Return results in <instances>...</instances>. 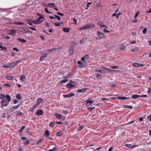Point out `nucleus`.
Listing matches in <instances>:
<instances>
[{"instance_id": "nucleus-60", "label": "nucleus", "mask_w": 151, "mask_h": 151, "mask_svg": "<svg viewBox=\"0 0 151 151\" xmlns=\"http://www.w3.org/2000/svg\"><path fill=\"white\" fill-rule=\"evenodd\" d=\"M73 21L75 22V24H77V19H76V17H74L73 19Z\"/></svg>"}, {"instance_id": "nucleus-56", "label": "nucleus", "mask_w": 151, "mask_h": 151, "mask_svg": "<svg viewBox=\"0 0 151 151\" xmlns=\"http://www.w3.org/2000/svg\"><path fill=\"white\" fill-rule=\"evenodd\" d=\"M109 100V99H107L106 98H103L102 99V101H108Z\"/></svg>"}, {"instance_id": "nucleus-22", "label": "nucleus", "mask_w": 151, "mask_h": 151, "mask_svg": "<svg viewBox=\"0 0 151 151\" xmlns=\"http://www.w3.org/2000/svg\"><path fill=\"white\" fill-rule=\"evenodd\" d=\"M74 49L72 47H70V49L69 50V52L70 54H73Z\"/></svg>"}, {"instance_id": "nucleus-23", "label": "nucleus", "mask_w": 151, "mask_h": 151, "mask_svg": "<svg viewBox=\"0 0 151 151\" xmlns=\"http://www.w3.org/2000/svg\"><path fill=\"white\" fill-rule=\"evenodd\" d=\"M117 98L120 100H125L127 99H129V98L126 97H118Z\"/></svg>"}, {"instance_id": "nucleus-61", "label": "nucleus", "mask_w": 151, "mask_h": 151, "mask_svg": "<svg viewBox=\"0 0 151 151\" xmlns=\"http://www.w3.org/2000/svg\"><path fill=\"white\" fill-rule=\"evenodd\" d=\"M86 59L83 57H82L81 58V60L82 61L86 63V62L85 61Z\"/></svg>"}, {"instance_id": "nucleus-47", "label": "nucleus", "mask_w": 151, "mask_h": 151, "mask_svg": "<svg viewBox=\"0 0 151 151\" xmlns=\"http://www.w3.org/2000/svg\"><path fill=\"white\" fill-rule=\"evenodd\" d=\"M147 31V29L146 28H144L142 31V32L143 34H145Z\"/></svg>"}, {"instance_id": "nucleus-12", "label": "nucleus", "mask_w": 151, "mask_h": 151, "mask_svg": "<svg viewBox=\"0 0 151 151\" xmlns=\"http://www.w3.org/2000/svg\"><path fill=\"white\" fill-rule=\"evenodd\" d=\"M98 24L101 27H105L106 28H108V27L106 26L103 23L101 22H99L98 23Z\"/></svg>"}, {"instance_id": "nucleus-21", "label": "nucleus", "mask_w": 151, "mask_h": 151, "mask_svg": "<svg viewBox=\"0 0 151 151\" xmlns=\"http://www.w3.org/2000/svg\"><path fill=\"white\" fill-rule=\"evenodd\" d=\"M75 86V85L72 84L70 83L68 84L67 85V88H70L74 87Z\"/></svg>"}, {"instance_id": "nucleus-28", "label": "nucleus", "mask_w": 151, "mask_h": 151, "mask_svg": "<svg viewBox=\"0 0 151 151\" xmlns=\"http://www.w3.org/2000/svg\"><path fill=\"white\" fill-rule=\"evenodd\" d=\"M5 77L7 79L9 80H12L13 78V76H6Z\"/></svg>"}, {"instance_id": "nucleus-24", "label": "nucleus", "mask_w": 151, "mask_h": 151, "mask_svg": "<svg viewBox=\"0 0 151 151\" xmlns=\"http://www.w3.org/2000/svg\"><path fill=\"white\" fill-rule=\"evenodd\" d=\"M55 116L58 119H60L62 117V116L60 114H58V113L55 114Z\"/></svg>"}, {"instance_id": "nucleus-13", "label": "nucleus", "mask_w": 151, "mask_h": 151, "mask_svg": "<svg viewBox=\"0 0 151 151\" xmlns=\"http://www.w3.org/2000/svg\"><path fill=\"white\" fill-rule=\"evenodd\" d=\"M78 67L81 68L84 67V64L82 63L81 61H78Z\"/></svg>"}, {"instance_id": "nucleus-36", "label": "nucleus", "mask_w": 151, "mask_h": 151, "mask_svg": "<svg viewBox=\"0 0 151 151\" xmlns=\"http://www.w3.org/2000/svg\"><path fill=\"white\" fill-rule=\"evenodd\" d=\"M43 141H44L43 139H40L36 143V144L38 145L39 144H40V143H42V142H43Z\"/></svg>"}, {"instance_id": "nucleus-11", "label": "nucleus", "mask_w": 151, "mask_h": 151, "mask_svg": "<svg viewBox=\"0 0 151 151\" xmlns=\"http://www.w3.org/2000/svg\"><path fill=\"white\" fill-rule=\"evenodd\" d=\"M20 104H19L16 106L12 107L11 109V111H13L17 109L20 106Z\"/></svg>"}, {"instance_id": "nucleus-31", "label": "nucleus", "mask_w": 151, "mask_h": 151, "mask_svg": "<svg viewBox=\"0 0 151 151\" xmlns=\"http://www.w3.org/2000/svg\"><path fill=\"white\" fill-rule=\"evenodd\" d=\"M125 48L123 44H121L120 46L119 49L121 50H123Z\"/></svg>"}, {"instance_id": "nucleus-54", "label": "nucleus", "mask_w": 151, "mask_h": 151, "mask_svg": "<svg viewBox=\"0 0 151 151\" xmlns=\"http://www.w3.org/2000/svg\"><path fill=\"white\" fill-rule=\"evenodd\" d=\"M23 114V113L21 112H18L17 113V115H21Z\"/></svg>"}, {"instance_id": "nucleus-44", "label": "nucleus", "mask_w": 151, "mask_h": 151, "mask_svg": "<svg viewBox=\"0 0 151 151\" xmlns=\"http://www.w3.org/2000/svg\"><path fill=\"white\" fill-rule=\"evenodd\" d=\"M110 68H114V69H117L119 68V67L118 66H110Z\"/></svg>"}, {"instance_id": "nucleus-33", "label": "nucleus", "mask_w": 151, "mask_h": 151, "mask_svg": "<svg viewBox=\"0 0 151 151\" xmlns=\"http://www.w3.org/2000/svg\"><path fill=\"white\" fill-rule=\"evenodd\" d=\"M68 81V80L67 79H65L62 81H61L60 82V83H65L67 82Z\"/></svg>"}, {"instance_id": "nucleus-57", "label": "nucleus", "mask_w": 151, "mask_h": 151, "mask_svg": "<svg viewBox=\"0 0 151 151\" xmlns=\"http://www.w3.org/2000/svg\"><path fill=\"white\" fill-rule=\"evenodd\" d=\"M139 13V12L138 11V12H137L135 16H134L135 18H136L137 17V16L138 15Z\"/></svg>"}, {"instance_id": "nucleus-39", "label": "nucleus", "mask_w": 151, "mask_h": 151, "mask_svg": "<svg viewBox=\"0 0 151 151\" xmlns=\"http://www.w3.org/2000/svg\"><path fill=\"white\" fill-rule=\"evenodd\" d=\"M95 71L96 72L100 73H103V71L102 70H98V69H95Z\"/></svg>"}, {"instance_id": "nucleus-30", "label": "nucleus", "mask_w": 151, "mask_h": 151, "mask_svg": "<svg viewBox=\"0 0 151 151\" xmlns=\"http://www.w3.org/2000/svg\"><path fill=\"white\" fill-rule=\"evenodd\" d=\"M43 100V99L41 98H39L38 99L37 101V103L40 104L42 101Z\"/></svg>"}, {"instance_id": "nucleus-49", "label": "nucleus", "mask_w": 151, "mask_h": 151, "mask_svg": "<svg viewBox=\"0 0 151 151\" xmlns=\"http://www.w3.org/2000/svg\"><path fill=\"white\" fill-rule=\"evenodd\" d=\"M92 4L91 2H88L87 3V8H86V9H88V8L89 7V5L90 4Z\"/></svg>"}, {"instance_id": "nucleus-62", "label": "nucleus", "mask_w": 151, "mask_h": 151, "mask_svg": "<svg viewBox=\"0 0 151 151\" xmlns=\"http://www.w3.org/2000/svg\"><path fill=\"white\" fill-rule=\"evenodd\" d=\"M95 108V107H93L89 108V110L90 111H92V110H93V109H94Z\"/></svg>"}, {"instance_id": "nucleus-14", "label": "nucleus", "mask_w": 151, "mask_h": 151, "mask_svg": "<svg viewBox=\"0 0 151 151\" xmlns=\"http://www.w3.org/2000/svg\"><path fill=\"white\" fill-rule=\"evenodd\" d=\"M141 96V95H139L137 94H134L131 96V98L133 99H137Z\"/></svg>"}, {"instance_id": "nucleus-29", "label": "nucleus", "mask_w": 151, "mask_h": 151, "mask_svg": "<svg viewBox=\"0 0 151 151\" xmlns=\"http://www.w3.org/2000/svg\"><path fill=\"white\" fill-rule=\"evenodd\" d=\"M18 41L22 42H26V40L22 38H18Z\"/></svg>"}, {"instance_id": "nucleus-1", "label": "nucleus", "mask_w": 151, "mask_h": 151, "mask_svg": "<svg viewBox=\"0 0 151 151\" xmlns=\"http://www.w3.org/2000/svg\"><path fill=\"white\" fill-rule=\"evenodd\" d=\"M94 26V24L90 23L89 24H88L86 25H85L83 26L82 27L80 28H79V29L80 30H83L86 29H88L90 28H91L93 27Z\"/></svg>"}, {"instance_id": "nucleus-40", "label": "nucleus", "mask_w": 151, "mask_h": 151, "mask_svg": "<svg viewBox=\"0 0 151 151\" xmlns=\"http://www.w3.org/2000/svg\"><path fill=\"white\" fill-rule=\"evenodd\" d=\"M124 107L125 108H130V109H131L132 108L133 106H129V105H126L124 106Z\"/></svg>"}, {"instance_id": "nucleus-42", "label": "nucleus", "mask_w": 151, "mask_h": 151, "mask_svg": "<svg viewBox=\"0 0 151 151\" xmlns=\"http://www.w3.org/2000/svg\"><path fill=\"white\" fill-rule=\"evenodd\" d=\"M83 127L81 126L79 127L77 129V130L78 131H81L83 128Z\"/></svg>"}, {"instance_id": "nucleus-32", "label": "nucleus", "mask_w": 151, "mask_h": 151, "mask_svg": "<svg viewBox=\"0 0 151 151\" xmlns=\"http://www.w3.org/2000/svg\"><path fill=\"white\" fill-rule=\"evenodd\" d=\"M14 24L18 25H22L24 24L23 22H16L14 23Z\"/></svg>"}, {"instance_id": "nucleus-45", "label": "nucleus", "mask_w": 151, "mask_h": 151, "mask_svg": "<svg viewBox=\"0 0 151 151\" xmlns=\"http://www.w3.org/2000/svg\"><path fill=\"white\" fill-rule=\"evenodd\" d=\"M54 122H51L49 126L50 127H52L54 126Z\"/></svg>"}, {"instance_id": "nucleus-17", "label": "nucleus", "mask_w": 151, "mask_h": 151, "mask_svg": "<svg viewBox=\"0 0 151 151\" xmlns=\"http://www.w3.org/2000/svg\"><path fill=\"white\" fill-rule=\"evenodd\" d=\"M20 80L23 82H25L26 81V78L24 75L21 76Z\"/></svg>"}, {"instance_id": "nucleus-63", "label": "nucleus", "mask_w": 151, "mask_h": 151, "mask_svg": "<svg viewBox=\"0 0 151 151\" xmlns=\"http://www.w3.org/2000/svg\"><path fill=\"white\" fill-rule=\"evenodd\" d=\"M148 92L149 93H151V88H148Z\"/></svg>"}, {"instance_id": "nucleus-46", "label": "nucleus", "mask_w": 151, "mask_h": 151, "mask_svg": "<svg viewBox=\"0 0 151 151\" xmlns=\"http://www.w3.org/2000/svg\"><path fill=\"white\" fill-rule=\"evenodd\" d=\"M56 148L55 147H54L52 149H50L48 150V151H56Z\"/></svg>"}, {"instance_id": "nucleus-48", "label": "nucleus", "mask_w": 151, "mask_h": 151, "mask_svg": "<svg viewBox=\"0 0 151 151\" xmlns=\"http://www.w3.org/2000/svg\"><path fill=\"white\" fill-rule=\"evenodd\" d=\"M26 141L24 142V143L25 145L29 144V141L28 140L26 139Z\"/></svg>"}, {"instance_id": "nucleus-55", "label": "nucleus", "mask_w": 151, "mask_h": 151, "mask_svg": "<svg viewBox=\"0 0 151 151\" xmlns=\"http://www.w3.org/2000/svg\"><path fill=\"white\" fill-rule=\"evenodd\" d=\"M56 124H63L64 122L61 121L57 122H56Z\"/></svg>"}, {"instance_id": "nucleus-19", "label": "nucleus", "mask_w": 151, "mask_h": 151, "mask_svg": "<svg viewBox=\"0 0 151 151\" xmlns=\"http://www.w3.org/2000/svg\"><path fill=\"white\" fill-rule=\"evenodd\" d=\"M70 28L69 27H64L63 29V30L65 32H69Z\"/></svg>"}, {"instance_id": "nucleus-37", "label": "nucleus", "mask_w": 151, "mask_h": 151, "mask_svg": "<svg viewBox=\"0 0 151 151\" xmlns=\"http://www.w3.org/2000/svg\"><path fill=\"white\" fill-rule=\"evenodd\" d=\"M54 6L55 4L53 3L48 4V6L54 7Z\"/></svg>"}, {"instance_id": "nucleus-51", "label": "nucleus", "mask_w": 151, "mask_h": 151, "mask_svg": "<svg viewBox=\"0 0 151 151\" xmlns=\"http://www.w3.org/2000/svg\"><path fill=\"white\" fill-rule=\"evenodd\" d=\"M55 17L58 20H61V19L60 18V16H58V15H55Z\"/></svg>"}, {"instance_id": "nucleus-9", "label": "nucleus", "mask_w": 151, "mask_h": 151, "mask_svg": "<svg viewBox=\"0 0 151 151\" xmlns=\"http://www.w3.org/2000/svg\"><path fill=\"white\" fill-rule=\"evenodd\" d=\"M133 65L134 67H141L143 66V65L139 63H134L133 64Z\"/></svg>"}, {"instance_id": "nucleus-10", "label": "nucleus", "mask_w": 151, "mask_h": 151, "mask_svg": "<svg viewBox=\"0 0 151 151\" xmlns=\"http://www.w3.org/2000/svg\"><path fill=\"white\" fill-rule=\"evenodd\" d=\"M93 102V101L90 100L89 99H88L87 101V102L86 103V105L87 106H89L91 105V104H92Z\"/></svg>"}, {"instance_id": "nucleus-64", "label": "nucleus", "mask_w": 151, "mask_h": 151, "mask_svg": "<svg viewBox=\"0 0 151 151\" xmlns=\"http://www.w3.org/2000/svg\"><path fill=\"white\" fill-rule=\"evenodd\" d=\"M147 118L151 122V115H150V116H148Z\"/></svg>"}, {"instance_id": "nucleus-58", "label": "nucleus", "mask_w": 151, "mask_h": 151, "mask_svg": "<svg viewBox=\"0 0 151 151\" xmlns=\"http://www.w3.org/2000/svg\"><path fill=\"white\" fill-rule=\"evenodd\" d=\"M63 113L65 114H67L68 113V111H63Z\"/></svg>"}, {"instance_id": "nucleus-34", "label": "nucleus", "mask_w": 151, "mask_h": 151, "mask_svg": "<svg viewBox=\"0 0 151 151\" xmlns=\"http://www.w3.org/2000/svg\"><path fill=\"white\" fill-rule=\"evenodd\" d=\"M16 98L17 99L19 100L21 99V96L19 94H18L17 95Z\"/></svg>"}, {"instance_id": "nucleus-20", "label": "nucleus", "mask_w": 151, "mask_h": 151, "mask_svg": "<svg viewBox=\"0 0 151 151\" xmlns=\"http://www.w3.org/2000/svg\"><path fill=\"white\" fill-rule=\"evenodd\" d=\"M121 13H119L118 14H116V12L114 13L112 15V16L114 17L115 16H116V18L117 19H118L119 17V16L121 14Z\"/></svg>"}, {"instance_id": "nucleus-3", "label": "nucleus", "mask_w": 151, "mask_h": 151, "mask_svg": "<svg viewBox=\"0 0 151 151\" xmlns=\"http://www.w3.org/2000/svg\"><path fill=\"white\" fill-rule=\"evenodd\" d=\"M6 98L8 100V101L10 102L11 101V98L9 95H6L4 96L3 94L0 95V99L3 100L4 99H6Z\"/></svg>"}, {"instance_id": "nucleus-5", "label": "nucleus", "mask_w": 151, "mask_h": 151, "mask_svg": "<svg viewBox=\"0 0 151 151\" xmlns=\"http://www.w3.org/2000/svg\"><path fill=\"white\" fill-rule=\"evenodd\" d=\"M20 60H17L14 61L11 63H9V67L10 68L14 67L16 65L20 62Z\"/></svg>"}, {"instance_id": "nucleus-52", "label": "nucleus", "mask_w": 151, "mask_h": 151, "mask_svg": "<svg viewBox=\"0 0 151 151\" xmlns=\"http://www.w3.org/2000/svg\"><path fill=\"white\" fill-rule=\"evenodd\" d=\"M55 25L56 26H57V27H58V26H59L61 24H60V23L58 22V23H55Z\"/></svg>"}, {"instance_id": "nucleus-38", "label": "nucleus", "mask_w": 151, "mask_h": 151, "mask_svg": "<svg viewBox=\"0 0 151 151\" xmlns=\"http://www.w3.org/2000/svg\"><path fill=\"white\" fill-rule=\"evenodd\" d=\"M3 67L6 68H10L9 67V63H8V64H7L6 65H3Z\"/></svg>"}, {"instance_id": "nucleus-15", "label": "nucleus", "mask_w": 151, "mask_h": 151, "mask_svg": "<svg viewBox=\"0 0 151 151\" xmlns=\"http://www.w3.org/2000/svg\"><path fill=\"white\" fill-rule=\"evenodd\" d=\"M43 114V111L42 110H38L37 111V112L36 113V114L38 116H40L42 115Z\"/></svg>"}, {"instance_id": "nucleus-59", "label": "nucleus", "mask_w": 151, "mask_h": 151, "mask_svg": "<svg viewBox=\"0 0 151 151\" xmlns=\"http://www.w3.org/2000/svg\"><path fill=\"white\" fill-rule=\"evenodd\" d=\"M4 85L6 87H10L11 86V85L7 83V84H5Z\"/></svg>"}, {"instance_id": "nucleus-53", "label": "nucleus", "mask_w": 151, "mask_h": 151, "mask_svg": "<svg viewBox=\"0 0 151 151\" xmlns=\"http://www.w3.org/2000/svg\"><path fill=\"white\" fill-rule=\"evenodd\" d=\"M84 58L86 59V60H87L89 58V56L87 54L84 56Z\"/></svg>"}, {"instance_id": "nucleus-35", "label": "nucleus", "mask_w": 151, "mask_h": 151, "mask_svg": "<svg viewBox=\"0 0 151 151\" xmlns=\"http://www.w3.org/2000/svg\"><path fill=\"white\" fill-rule=\"evenodd\" d=\"M96 77L99 79H101L102 78V76L101 75L98 73L96 74Z\"/></svg>"}, {"instance_id": "nucleus-43", "label": "nucleus", "mask_w": 151, "mask_h": 151, "mask_svg": "<svg viewBox=\"0 0 151 151\" xmlns=\"http://www.w3.org/2000/svg\"><path fill=\"white\" fill-rule=\"evenodd\" d=\"M56 50V49L55 48H53L52 49H50L48 50V52H51L54 51L55 50Z\"/></svg>"}, {"instance_id": "nucleus-25", "label": "nucleus", "mask_w": 151, "mask_h": 151, "mask_svg": "<svg viewBox=\"0 0 151 151\" xmlns=\"http://www.w3.org/2000/svg\"><path fill=\"white\" fill-rule=\"evenodd\" d=\"M16 30L12 29L10 31V34L11 35H14L15 34L16 32Z\"/></svg>"}, {"instance_id": "nucleus-8", "label": "nucleus", "mask_w": 151, "mask_h": 151, "mask_svg": "<svg viewBox=\"0 0 151 151\" xmlns=\"http://www.w3.org/2000/svg\"><path fill=\"white\" fill-rule=\"evenodd\" d=\"M27 21L28 24H29V25L32 26L33 25V24H35V20H32L30 19H28L27 20Z\"/></svg>"}, {"instance_id": "nucleus-41", "label": "nucleus", "mask_w": 151, "mask_h": 151, "mask_svg": "<svg viewBox=\"0 0 151 151\" xmlns=\"http://www.w3.org/2000/svg\"><path fill=\"white\" fill-rule=\"evenodd\" d=\"M39 105V104L37 103L33 107L32 110L34 109L35 108H36L37 107V106Z\"/></svg>"}, {"instance_id": "nucleus-2", "label": "nucleus", "mask_w": 151, "mask_h": 151, "mask_svg": "<svg viewBox=\"0 0 151 151\" xmlns=\"http://www.w3.org/2000/svg\"><path fill=\"white\" fill-rule=\"evenodd\" d=\"M37 14L40 16L36 20H35V24H39V23H41L42 22H43V20H41V19H43V16L42 15H41L38 13Z\"/></svg>"}, {"instance_id": "nucleus-26", "label": "nucleus", "mask_w": 151, "mask_h": 151, "mask_svg": "<svg viewBox=\"0 0 151 151\" xmlns=\"http://www.w3.org/2000/svg\"><path fill=\"white\" fill-rule=\"evenodd\" d=\"M62 132L61 131H60L56 133V135L58 137H60L62 135Z\"/></svg>"}, {"instance_id": "nucleus-16", "label": "nucleus", "mask_w": 151, "mask_h": 151, "mask_svg": "<svg viewBox=\"0 0 151 151\" xmlns=\"http://www.w3.org/2000/svg\"><path fill=\"white\" fill-rule=\"evenodd\" d=\"M97 34L100 38H103L104 37L105 35L101 32H97Z\"/></svg>"}, {"instance_id": "nucleus-6", "label": "nucleus", "mask_w": 151, "mask_h": 151, "mask_svg": "<svg viewBox=\"0 0 151 151\" xmlns=\"http://www.w3.org/2000/svg\"><path fill=\"white\" fill-rule=\"evenodd\" d=\"M75 95L74 93H70L67 94L63 95V96L64 98H69L71 96H74Z\"/></svg>"}, {"instance_id": "nucleus-4", "label": "nucleus", "mask_w": 151, "mask_h": 151, "mask_svg": "<svg viewBox=\"0 0 151 151\" xmlns=\"http://www.w3.org/2000/svg\"><path fill=\"white\" fill-rule=\"evenodd\" d=\"M9 102L8 100H7L6 99H4L2 100L1 102V104L2 105L1 106V107L2 108L3 106H8Z\"/></svg>"}, {"instance_id": "nucleus-7", "label": "nucleus", "mask_w": 151, "mask_h": 151, "mask_svg": "<svg viewBox=\"0 0 151 151\" xmlns=\"http://www.w3.org/2000/svg\"><path fill=\"white\" fill-rule=\"evenodd\" d=\"M104 69L107 70V71H110L111 72H119V70H113L111 69H110L108 68H104Z\"/></svg>"}, {"instance_id": "nucleus-18", "label": "nucleus", "mask_w": 151, "mask_h": 151, "mask_svg": "<svg viewBox=\"0 0 151 151\" xmlns=\"http://www.w3.org/2000/svg\"><path fill=\"white\" fill-rule=\"evenodd\" d=\"M86 88H83L82 89H78L77 90V92L79 93L84 92L86 91Z\"/></svg>"}, {"instance_id": "nucleus-27", "label": "nucleus", "mask_w": 151, "mask_h": 151, "mask_svg": "<svg viewBox=\"0 0 151 151\" xmlns=\"http://www.w3.org/2000/svg\"><path fill=\"white\" fill-rule=\"evenodd\" d=\"M78 44V43H76L75 42H72L70 47H72L73 48H74V47Z\"/></svg>"}, {"instance_id": "nucleus-50", "label": "nucleus", "mask_w": 151, "mask_h": 151, "mask_svg": "<svg viewBox=\"0 0 151 151\" xmlns=\"http://www.w3.org/2000/svg\"><path fill=\"white\" fill-rule=\"evenodd\" d=\"M45 58V57L44 56H41L40 58V61H42L44 60V58Z\"/></svg>"}]
</instances>
